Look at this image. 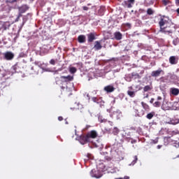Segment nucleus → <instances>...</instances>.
<instances>
[{"mask_svg": "<svg viewBox=\"0 0 179 179\" xmlns=\"http://www.w3.org/2000/svg\"><path fill=\"white\" fill-rule=\"evenodd\" d=\"M97 136V131L96 130H92L87 132L86 135L80 136V142L82 145H85V143H87V142H92V139H96Z\"/></svg>", "mask_w": 179, "mask_h": 179, "instance_id": "f257e3e1", "label": "nucleus"}, {"mask_svg": "<svg viewBox=\"0 0 179 179\" xmlns=\"http://www.w3.org/2000/svg\"><path fill=\"white\" fill-rule=\"evenodd\" d=\"M16 69H17L16 66H13L8 71H6L5 73H0V78H3V80L8 79L9 76H12L13 73H16Z\"/></svg>", "mask_w": 179, "mask_h": 179, "instance_id": "f03ea898", "label": "nucleus"}, {"mask_svg": "<svg viewBox=\"0 0 179 179\" xmlns=\"http://www.w3.org/2000/svg\"><path fill=\"white\" fill-rule=\"evenodd\" d=\"M29 8L30 7H29V6L27 4H24L21 6L18 7L17 9L19 10V15H18L17 17L16 18V20H15V22H19V19L22 16V13H25L26 12H27V10H29Z\"/></svg>", "mask_w": 179, "mask_h": 179, "instance_id": "7ed1b4c3", "label": "nucleus"}, {"mask_svg": "<svg viewBox=\"0 0 179 179\" xmlns=\"http://www.w3.org/2000/svg\"><path fill=\"white\" fill-rule=\"evenodd\" d=\"M135 4V0H125L122 2V5L124 8H131Z\"/></svg>", "mask_w": 179, "mask_h": 179, "instance_id": "20e7f679", "label": "nucleus"}, {"mask_svg": "<svg viewBox=\"0 0 179 179\" xmlns=\"http://www.w3.org/2000/svg\"><path fill=\"white\" fill-rule=\"evenodd\" d=\"M164 75V71H163L162 69H159L157 71H153L151 73V76L152 78H159V76H160V75Z\"/></svg>", "mask_w": 179, "mask_h": 179, "instance_id": "39448f33", "label": "nucleus"}, {"mask_svg": "<svg viewBox=\"0 0 179 179\" xmlns=\"http://www.w3.org/2000/svg\"><path fill=\"white\" fill-rule=\"evenodd\" d=\"M4 58L7 61H10L13 58H15V55L12 52H6L4 53Z\"/></svg>", "mask_w": 179, "mask_h": 179, "instance_id": "423d86ee", "label": "nucleus"}, {"mask_svg": "<svg viewBox=\"0 0 179 179\" xmlns=\"http://www.w3.org/2000/svg\"><path fill=\"white\" fill-rule=\"evenodd\" d=\"M166 124H169L171 125H177V124H179V119H177V118L168 119L166 120Z\"/></svg>", "mask_w": 179, "mask_h": 179, "instance_id": "0eeeda50", "label": "nucleus"}, {"mask_svg": "<svg viewBox=\"0 0 179 179\" xmlns=\"http://www.w3.org/2000/svg\"><path fill=\"white\" fill-rule=\"evenodd\" d=\"M60 79H62V82H72V80H73V76H62L60 77Z\"/></svg>", "mask_w": 179, "mask_h": 179, "instance_id": "6e6552de", "label": "nucleus"}, {"mask_svg": "<svg viewBox=\"0 0 179 179\" xmlns=\"http://www.w3.org/2000/svg\"><path fill=\"white\" fill-rule=\"evenodd\" d=\"M159 23H170V19L169 17L161 16L158 17Z\"/></svg>", "mask_w": 179, "mask_h": 179, "instance_id": "1a4fd4ad", "label": "nucleus"}, {"mask_svg": "<svg viewBox=\"0 0 179 179\" xmlns=\"http://www.w3.org/2000/svg\"><path fill=\"white\" fill-rule=\"evenodd\" d=\"M169 62L171 65H176V64H178V57L176 56H171L169 57Z\"/></svg>", "mask_w": 179, "mask_h": 179, "instance_id": "9d476101", "label": "nucleus"}, {"mask_svg": "<svg viewBox=\"0 0 179 179\" xmlns=\"http://www.w3.org/2000/svg\"><path fill=\"white\" fill-rule=\"evenodd\" d=\"M90 175L92 177H94L95 178H100L101 177V174L99 173V171H96L94 169H92L90 172Z\"/></svg>", "mask_w": 179, "mask_h": 179, "instance_id": "9b49d317", "label": "nucleus"}, {"mask_svg": "<svg viewBox=\"0 0 179 179\" xmlns=\"http://www.w3.org/2000/svg\"><path fill=\"white\" fill-rule=\"evenodd\" d=\"M104 90L107 93H113V92L115 90V87H114L113 85H107L104 87Z\"/></svg>", "mask_w": 179, "mask_h": 179, "instance_id": "f8f14e48", "label": "nucleus"}, {"mask_svg": "<svg viewBox=\"0 0 179 179\" xmlns=\"http://www.w3.org/2000/svg\"><path fill=\"white\" fill-rule=\"evenodd\" d=\"M115 40L119 41L120 40H122V34L120 31H116L113 34Z\"/></svg>", "mask_w": 179, "mask_h": 179, "instance_id": "ddd939ff", "label": "nucleus"}, {"mask_svg": "<svg viewBox=\"0 0 179 179\" xmlns=\"http://www.w3.org/2000/svg\"><path fill=\"white\" fill-rule=\"evenodd\" d=\"M170 93L173 96H178L179 95V89L178 88L172 87V88L170 89Z\"/></svg>", "mask_w": 179, "mask_h": 179, "instance_id": "4468645a", "label": "nucleus"}, {"mask_svg": "<svg viewBox=\"0 0 179 179\" xmlns=\"http://www.w3.org/2000/svg\"><path fill=\"white\" fill-rule=\"evenodd\" d=\"M8 86H9V83H8L6 81H3V82L0 83V90H3V89H6V87H8Z\"/></svg>", "mask_w": 179, "mask_h": 179, "instance_id": "2eb2a0df", "label": "nucleus"}, {"mask_svg": "<svg viewBox=\"0 0 179 179\" xmlns=\"http://www.w3.org/2000/svg\"><path fill=\"white\" fill-rule=\"evenodd\" d=\"M131 79H141L142 76L138 73L133 72L131 73Z\"/></svg>", "mask_w": 179, "mask_h": 179, "instance_id": "dca6fc26", "label": "nucleus"}, {"mask_svg": "<svg viewBox=\"0 0 179 179\" xmlns=\"http://www.w3.org/2000/svg\"><path fill=\"white\" fill-rule=\"evenodd\" d=\"M10 27V24H3L2 26L0 27V31L3 33L5 30H8V29H9Z\"/></svg>", "mask_w": 179, "mask_h": 179, "instance_id": "f3484780", "label": "nucleus"}, {"mask_svg": "<svg viewBox=\"0 0 179 179\" xmlns=\"http://www.w3.org/2000/svg\"><path fill=\"white\" fill-rule=\"evenodd\" d=\"M141 106H142V107H143V108L144 110H145V111H147V112L150 111V106H149L148 105V103H146L142 101V102H141Z\"/></svg>", "mask_w": 179, "mask_h": 179, "instance_id": "a211bd4d", "label": "nucleus"}, {"mask_svg": "<svg viewBox=\"0 0 179 179\" xmlns=\"http://www.w3.org/2000/svg\"><path fill=\"white\" fill-rule=\"evenodd\" d=\"M145 110L143 109H136V113L138 115V117H143V115L145 114Z\"/></svg>", "mask_w": 179, "mask_h": 179, "instance_id": "6ab92c4d", "label": "nucleus"}, {"mask_svg": "<svg viewBox=\"0 0 179 179\" xmlns=\"http://www.w3.org/2000/svg\"><path fill=\"white\" fill-rule=\"evenodd\" d=\"M159 26L162 30H164V31H169V29H167V23H159Z\"/></svg>", "mask_w": 179, "mask_h": 179, "instance_id": "aec40b11", "label": "nucleus"}, {"mask_svg": "<svg viewBox=\"0 0 179 179\" xmlns=\"http://www.w3.org/2000/svg\"><path fill=\"white\" fill-rule=\"evenodd\" d=\"M78 43H85L86 41V36H85V35H80L78 37Z\"/></svg>", "mask_w": 179, "mask_h": 179, "instance_id": "412c9836", "label": "nucleus"}, {"mask_svg": "<svg viewBox=\"0 0 179 179\" xmlns=\"http://www.w3.org/2000/svg\"><path fill=\"white\" fill-rule=\"evenodd\" d=\"M95 39H96V36H94V34L91 33L88 35V41H89V43L93 42V41L95 40Z\"/></svg>", "mask_w": 179, "mask_h": 179, "instance_id": "4be33fe9", "label": "nucleus"}, {"mask_svg": "<svg viewBox=\"0 0 179 179\" xmlns=\"http://www.w3.org/2000/svg\"><path fill=\"white\" fill-rule=\"evenodd\" d=\"M94 48L96 51H98L99 50H101L102 46H101V44H100V42L96 41V44L94 45Z\"/></svg>", "mask_w": 179, "mask_h": 179, "instance_id": "5701e85b", "label": "nucleus"}, {"mask_svg": "<svg viewBox=\"0 0 179 179\" xmlns=\"http://www.w3.org/2000/svg\"><path fill=\"white\" fill-rule=\"evenodd\" d=\"M131 28V24L126 23L122 24V29H124V30H128Z\"/></svg>", "mask_w": 179, "mask_h": 179, "instance_id": "b1692460", "label": "nucleus"}, {"mask_svg": "<svg viewBox=\"0 0 179 179\" xmlns=\"http://www.w3.org/2000/svg\"><path fill=\"white\" fill-rule=\"evenodd\" d=\"M152 89H153V87H152V85H145L143 87V92H150V90H152Z\"/></svg>", "mask_w": 179, "mask_h": 179, "instance_id": "393cba45", "label": "nucleus"}, {"mask_svg": "<svg viewBox=\"0 0 179 179\" xmlns=\"http://www.w3.org/2000/svg\"><path fill=\"white\" fill-rule=\"evenodd\" d=\"M127 94L129 97H135V92L134 91H127Z\"/></svg>", "mask_w": 179, "mask_h": 179, "instance_id": "a878e982", "label": "nucleus"}, {"mask_svg": "<svg viewBox=\"0 0 179 179\" xmlns=\"http://www.w3.org/2000/svg\"><path fill=\"white\" fill-rule=\"evenodd\" d=\"M153 106H154V107L159 108V107H160L162 106V102H160V101H155L153 103Z\"/></svg>", "mask_w": 179, "mask_h": 179, "instance_id": "bb28decb", "label": "nucleus"}, {"mask_svg": "<svg viewBox=\"0 0 179 179\" xmlns=\"http://www.w3.org/2000/svg\"><path fill=\"white\" fill-rule=\"evenodd\" d=\"M153 117H155V114L153 113H150L147 115L146 118H148V120H152Z\"/></svg>", "mask_w": 179, "mask_h": 179, "instance_id": "cd10ccee", "label": "nucleus"}, {"mask_svg": "<svg viewBox=\"0 0 179 179\" xmlns=\"http://www.w3.org/2000/svg\"><path fill=\"white\" fill-rule=\"evenodd\" d=\"M77 69L75 67H71L69 69V72L71 73H76Z\"/></svg>", "mask_w": 179, "mask_h": 179, "instance_id": "c85d7f7f", "label": "nucleus"}, {"mask_svg": "<svg viewBox=\"0 0 179 179\" xmlns=\"http://www.w3.org/2000/svg\"><path fill=\"white\" fill-rule=\"evenodd\" d=\"M148 15H153L155 13V11L152 8H148L147 10Z\"/></svg>", "mask_w": 179, "mask_h": 179, "instance_id": "c756f323", "label": "nucleus"}, {"mask_svg": "<svg viewBox=\"0 0 179 179\" xmlns=\"http://www.w3.org/2000/svg\"><path fill=\"white\" fill-rule=\"evenodd\" d=\"M118 132H120V129H118V128H117V127H115L113 129V134L114 135H117L118 134Z\"/></svg>", "mask_w": 179, "mask_h": 179, "instance_id": "7c9ffc66", "label": "nucleus"}, {"mask_svg": "<svg viewBox=\"0 0 179 179\" xmlns=\"http://www.w3.org/2000/svg\"><path fill=\"white\" fill-rule=\"evenodd\" d=\"M136 162H138V157L135 156L134 161L131 162V164L134 166V164H135Z\"/></svg>", "mask_w": 179, "mask_h": 179, "instance_id": "2f4dec72", "label": "nucleus"}, {"mask_svg": "<svg viewBox=\"0 0 179 179\" xmlns=\"http://www.w3.org/2000/svg\"><path fill=\"white\" fill-rule=\"evenodd\" d=\"M55 62H56V61H55V59H50V65H55Z\"/></svg>", "mask_w": 179, "mask_h": 179, "instance_id": "473e14b6", "label": "nucleus"}, {"mask_svg": "<svg viewBox=\"0 0 179 179\" xmlns=\"http://www.w3.org/2000/svg\"><path fill=\"white\" fill-rule=\"evenodd\" d=\"M92 100L94 103H99V99L96 97H92Z\"/></svg>", "mask_w": 179, "mask_h": 179, "instance_id": "72a5a7b5", "label": "nucleus"}, {"mask_svg": "<svg viewBox=\"0 0 179 179\" xmlns=\"http://www.w3.org/2000/svg\"><path fill=\"white\" fill-rule=\"evenodd\" d=\"M7 3H13V2H17V0H7Z\"/></svg>", "mask_w": 179, "mask_h": 179, "instance_id": "f704fd0d", "label": "nucleus"}, {"mask_svg": "<svg viewBox=\"0 0 179 179\" xmlns=\"http://www.w3.org/2000/svg\"><path fill=\"white\" fill-rule=\"evenodd\" d=\"M162 3L166 6L169 3V0H162Z\"/></svg>", "mask_w": 179, "mask_h": 179, "instance_id": "c9c22d12", "label": "nucleus"}, {"mask_svg": "<svg viewBox=\"0 0 179 179\" xmlns=\"http://www.w3.org/2000/svg\"><path fill=\"white\" fill-rule=\"evenodd\" d=\"M83 10H89V7L87 6H83Z\"/></svg>", "mask_w": 179, "mask_h": 179, "instance_id": "e433bc0d", "label": "nucleus"}, {"mask_svg": "<svg viewBox=\"0 0 179 179\" xmlns=\"http://www.w3.org/2000/svg\"><path fill=\"white\" fill-rule=\"evenodd\" d=\"M157 100L158 101H160L163 100V98L162 96H157Z\"/></svg>", "mask_w": 179, "mask_h": 179, "instance_id": "4c0bfd02", "label": "nucleus"}, {"mask_svg": "<svg viewBox=\"0 0 179 179\" xmlns=\"http://www.w3.org/2000/svg\"><path fill=\"white\" fill-rule=\"evenodd\" d=\"M154 101H155V99H154L153 98H152V99H150V103L151 104H154V103H153Z\"/></svg>", "mask_w": 179, "mask_h": 179, "instance_id": "58836bf2", "label": "nucleus"}, {"mask_svg": "<svg viewBox=\"0 0 179 179\" xmlns=\"http://www.w3.org/2000/svg\"><path fill=\"white\" fill-rule=\"evenodd\" d=\"M58 120H59V121H62L64 120V117H62V116H59L58 117Z\"/></svg>", "mask_w": 179, "mask_h": 179, "instance_id": "ea45409f", "label": "nucleus"}, {"mask_svg": "<svg viewBox=\"0 0 179 179\" xmlns=\"http://www.w3.org/2000/svg\"><path fill=\"white\" fill-rule=\"evenodd\" d=\"M136 89H138V90H141V86L140 85H136Z\"/></svg>", "mask_w": 179, "mask_h": 179, "instance_id": "a19ab883", "label": "nucleus"}, {"mask_svg": "<svg viewBox=\"0 0 179 179\" xmlns=\"http://www.w3.org/2000/svg\"><path fill=\"white\" fill-rule=\"evenodd\" d=\"M158 142H159V141H157V140L152 141V143H155V144L157 143Z\"/></svg>", "mask_w": 179, "mask_h": 179, "instance_id": "79ce46f5", "label": "nucleus"}, {"mask_svg": "<svg viewBox=\"0 0 179 179\" xmlns=\"http://www.w3.org/2000/svg\"><path fill=\"white\" fill-rule=\"evenodd\" d=\"M162 147H163V145H159L157 146V149H162Z\"/></svg>", "mask_w": 179, "mask_h": 179, "instance_id": "37998d69", "label": "nucleus"}, {"mask_svg": "<svg viewBox=\"0 0 179 179\" xmlns=\"http://www.w3.org/2000/svg\"><path fill=\"white\" fill-rule=\"evenodd\" d=\"M108 124H110V125H111V127H113V122H108Z\"/></svg>", "mask_w": 179, "mask_h": 179, "instance_id": "c03bdc74", "label": "nucleus"}, {"mask_svg": "<svg viewBox=\"0 0 179 179\" xmlns=\"http://www.w3.org/2000/svg\"><path fill=\"white\" fill-rule=\"evenodd\" d=\"M164 139H165V141H166H166H169V139H170V137H165Z\"/></svg>", "mask_w": 179, "mask_h": 179, "instance_id": "a18cd8bd", "label": "nucleus"}, {"mask_svg": "<svg viewBox=\"0 0 179 179\" xmlns=\"http://www.w3.org/2000/svg\"><path fill=\"white\" fill-rule=\"evenodd\" d=\"M107 122V120H102L101 121V122Z\"/></svg>", "mask_w": 179, "mask_h": 179, "instance_id": "49530a36", "label": "nucleus"}, {"mask_svg": "<svg viewBox=\"0 0 179 179\" xmlns=\"http://www.w3.org/2000/svg\"><path fill=\"white\" fill-rule=\"evenodd\" d=\"M177 13L179 15V8L176 10Z\"/></svg>", "mask_w": 179, "mask_h": 179, "instance_id": "de8ad7c7", "label": "nucleus"}, {"mask_svg": "<svg viewBox=\"0 0 179 179\" xmlns=\"http://www.w3.org/2000/svg\"><path fill=\"white\" fill-rule=\"evenodd\" d=\"M124 179H129V177L125 176V177H124Z\"/></svg>", "mask_w": 179, "mask_h": 179, "instance_id": "09e8293b", "label": "nucleus"}, {"mask_svg": "<svg viewBox=\"0 0 179 179\" xmlns=\"http://www.w3.org/2000/svg\"><path fill=\"white\" fill-rule=\"evenodd\" d=\"M173 44H174V45H177V43H176L175 41H173Z\"/></svg>", "mask_w": 179, "mask_h": 179, "instance_id": "8fccbe9b", "label": "nucleus"}, {"mask_svg": "<svg viewBox=\"0 0 179 179\" xmlns=\"http://www.w3.org/2000/svg\"><path fill=\"white\" fill-rule=\"evenodd\" d=\"M145 97H146V98L149 97V95H148V94H147V95L145 96Z\"/></svg>", "mask_w": 179, "mask_h": 179, "instance_id": "3c124183", "label": "nucleus"}, {"mask_svg": "<svg viewBox=\"0 0 179 179\" xmlns=\"http://www.w3.org/2000/svg\"><path fill=\"white\" fill-rule=\"evenodd\" d=\"M129 89H131V90H132V87H129Z\"/></svg>", "mask_w": 179, "mask_h": 179, "instance_id": "603ef678", "label": "nucleus"}, {"mask_svg": "<svg viewBox=\"0 0 179 179\" xmlns=\"http://www.w3.org/2000/svg\"><path fill=\"white\" fill-rule=\"evenodd\" d=\"M113 102L115 103V99L113 100Z\"/></svg>", "mask_w": 179, "mask_h": 179, "instance_id": "864d4df0", "label": "nucleus"}, {"mask_svg": "<svg viewBox=\"0 0 179 179\" xmlns=\"http://www.w3.org/2000/svg\"><path fill=\"white\" fill-rule=\"evenodd\" d=\"M90 4H87V6H90Z\"/></svg>", "mask_w": 179, "mask_h": 179, "instance_id": "5fc2aeb1", "label": "nucleus"}, {"mask_svg": "<svg viewBox=\"0 0 179 179\" xmlns=\"http://www.w3.org/2000/svg\"><path fill=\"white\" fill-rule=\"evenodd\" d=\"M177 157H179V155L177 156Z\"/></svg>", "mask_w": 179, "mask_h": 179, "instance_id": "6e6d98bb", "label": "nucleus"}, {"mask_svg": "<svg viewBox=\"0 0 179 179\" xmlns=\"http://www.w3.org/2000/svg\"><path fill=\"white\" fill-rule=\"evenodd\" d=\"M31 69H34L33 67L31 68Z\"/></svg>", "mask_w": 179, "mask_h": 179, "instance_id": "4d7b16f0", "label": "nucleus"}]
</instances>
